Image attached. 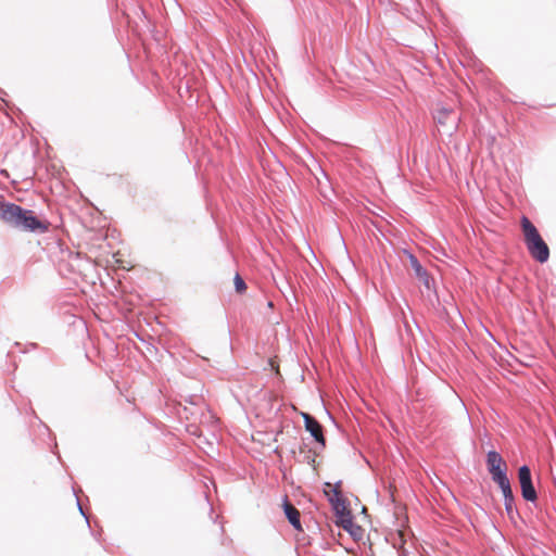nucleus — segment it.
Segmentation results:
<instances>
[{
  "instance_id": "nucleus-1",
  "label": "nucleus",
  "mask_w": 556,
  "mask_h": 556,
  "mask_svg": "<svg viewBox=\"0 0 556 556\" xmlns=\"http://www.w3.org/2000/svg\"><path fill=\"white\" fill-rule=\"evenodd\" d=\"M0 218L10 226L24 231L45 232L49 228V223L38 218L34 211L23 208L14 203L0 205Z\"/></svg>"
},
{
  "instance_id": "nucleus-2",
  "label": "nucleus",
  "mask_w": 556,
  "mask_h": 556,
  "mask_svg": "<svg viewBox=\"0 0 556 556\" xmlns=\"http://www.w3.org/2000/svg\"><path fill=\"white\" fill-rule=\"evenodd\" d=\"M521 229L527 249L531 256L540 263H545L549 257V249L536 227L526 216L521 218Z\"/></svg>"
},
{
  "instance_id": "nucleus-3",
  "label": "nucleus",
  "mask_w": 556,
  "mask_h": 556,
  "mask_svg": "<svg viewBox=\"0 0 556 556\" xmlns=\"http://www.w3.org/2000/svg\"><path fill=\"white\" fill-rule=\"evenodd\" d=\"M486 464H488V469H489V472H490L493 481L507 476L506 464H505L504 459L502 458V456L497 452L490 451L488 453Z\"/></svg>"
},
{
  "instance_id": "nucleus-4",
  "label": "nucleus",
  "mask_w": 556,
  "mask_h": 556,
  "mask_svg": "<svg viewBox=\"0 0 556 556\" xmlns=\"http://www.w3.org/2000/svg\"><path fill=\"white\" fill-rule=\"evenodd\" d=\"M518 479L522 497L526 501L534 502L536 500V492L532 484L531 472L528 466H522L519 468Z\"/></svg>"
},
{
  "instance_id": "nucleus-5",
  "label": "nucleus",
  "mask_w": 556,
  "mask_h": 556,
  "mask_svg": "<svg viewBox=\"0 0 556 556\" xmlns=\"http://www.w3.org/2000/svg\"><path fill=\"white\" fill-rule=\"evenodd\" d=\"M304 421H305V428L306 430L314 437V439L320 443L321 445H325V438L323 434V429L319 422L313 418L308 414H303Z\"/></svg>"
},
{
  "instance_id": "nucleus-6",
  "label": "nucleus",
  "mask_w": 556,
  "mask_h": 556,
  "mask_svg": "<svg viewBox=\"0 0 556 556\" xmlns=\"http://www.w3.org/2000/svg\"><path fill=\"white\" fill-rule=\"evenodd\" d=\"M283 510L289 522L294 527V529L302 530L300 521V511L288 501H286L283 504Z\"/></svg>"
},
{
  "instance_id": "nucleus-7",
  "label": "nucleus",
  "mask_w": 556,
  "mask_h": 556,
  "mask_svg": "<svg viewBox=\"0 0 556 556\" xmlns=\"http://www.w3.org/2000/svg\"><path fill=\"white\" fill-rule=\"evenodd\" d=\"M409 264L415 271V275L429 288V276L424 269L417 257L410 253L407 254Z\"/></svg>"
},
{
  "instance_id": "nucleus-8",
  "label": "nucleus",
  "mask_w": 556,
  "mask_h": 556,
  "mask_svg": "<svg viewBox=\"0 0 556 556\" xmlns=\"http://www.w3.org/2000/svg\"><path fill=\"white\" fill-rule=\"evenodd\" d=\"M494 482L502 490L504 501L514 498L513 490H511L510 482H509V479L507 476L502 477L501 479L495 480Z\"/></svg>"
},
{
  "instance_id": "nucleus-9",
  "label": "nucleus",
  "mask_w": 556,
  "mask_h": 556,
  "mask_svg": "<svg viewBox=\"0 0 556 556\" xmlns=\"http://www.w3.org/2000/svg\"><path fill=\"white\" fill-rule=\"evenodd\" d=\"M452 110L451 109H447V108H444V106H440L435 110V113L433 115L434 119L437 121L438 124L440 125H445L450 118V115L452 114Z\"/></svg>"
},
{
  "instance_id": "nucleus-10",
  "label": "nucleus",
  "mask_w": 556,
  "mask_h": 556,
  "mask_svg": "<svg viewBox=\"0 0 556 556\" xmlns=\"http://www.w3.org/2000/svg\"><path fill=\"white\" fill-rule=\"evenodd\" d=\"M514 502V498L504 501L506 513L510 519H514L515 514H517Z\"/></svg>"
},
{
  "instance_id": "nucleus-11",
  "label": "nucleus",
  "mask_w": 556,
  "mask_h": 556,
  "mask_svg": "<svg viewBox=\"0 0 556 556\" xmlns=\"http://www.w3.org/2000/svg\"><path fill=\"white\" fill-rule=\"evenodd\" d=\"M341 523H342V527L345 530H348L351 533H353L352 528H353L354 523H353L352 518L350 517L349 514L348 515L342 514V516H341Z\"/></svg>"
},
{
  "instance_id": "nucleus-12",
  "label": "nucleus",
  "mask_w": 556,
  "mask_h": 556,
  "mask_svg": "<svg viewBox=\"0 0 556 556\" xmlns=\"http://www.w3.org/2000/svg\"><path fill=\"white\" fill-rule=\"evenodd\" d=\"M235 287L239 293H242L247 289L245 282L243 281L239 274L235 276Z\"/></svg>"
},
{
  "instance_id": "nucleus-13",
  "label": "nucleus",
  "mask_w": 556,
  "mask_h": 556,
  "mask_svg": "<svg viewBox=\"0 0 556 556\" xmlns=\"http://www.w3.org/2000/svg\"><path fill=\"white\" fill-rule=\"evenodd\" d=\"M330 502L333 504L334 508L339 511L341 505L340 493L337 489L333 490V496L329 497Z\"/></svg>"
},
{
  "instance_id": "nucleus-14",
  "label": "nucleus",
  "mask_w": 556,
  "mask_h": 556,
  "mask_svg": "<svg viewBox=\"0 0 556 556\" xmlns=\"http://www.w3.org/2000/svg\"><path fill=\"white\" fill-rule=\"evenodd\" d=\"M123 268L128 269V267L124 264L121 265Z\"/></svg>"
}]
</instances>
